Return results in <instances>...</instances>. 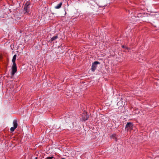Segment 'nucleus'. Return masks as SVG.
<instances>
[{
    "mask_svg": "<svg viewBox=\"0 0 159 159\" xmlns=\"http://www.w3.org/2000/svg\"><path fill=\"white\" fill-rule=\"evenodd\" d=\"M30 2H27L25 4L24 7V13H28L30 11V7L29 6L30 4Z\"/></svg>",
    "mask_w": 159,
    "mask_h": 159,
    "instance_id": "1",
    "label": "nucleus"
},
{
    "mask_svg": "<svg viewBox=\"0 0 159 159\" xmlns=\"http://www.w3.org/2000/svg\"><path fill=\"white\" fill-rule=\"evenodd\" d=\"M13 126L11 127L10 128V131L13 132L17 128L18 126V123L17 120H14L13 121Z\"/></svg>",
    "mask_w": 159,
    "mask_h": 159,
    "instance_id": "2",
    "label": "nucleus"
},
{
    "mask_svg": "<svg viewBox=\"0 0 159 159\" xmlns=\"http://www.w3.org/2000/svg\"><path fill=\"white\" fill-rule=\"evenodd\" d=\"M133 125L131 122L128 123L126 125L125 129L127 131L131 130L133 129Z\"/></svg>",
    "mask_w": 159,
    "mask_h": 159,
    "instance_id": "3",
    "label": "nucleus"
},
{
    "mask_svg": "<svg viewBox=\"0 0 159 159\" xmlns=\"http://www.w3.org/2000/svg\"><path fill=\"white\" fill-rule=\"evenodd\" d=\"M100 62L98 61H94V62L93 63L91 68L92 70L94 72L96 69L97 67V65L98 64H100Z\"/></svg>",
    "mask_w": 159,
    "mask_h": 159,
    "instance_id": "4",
    "label": "nucleus"
},
{
    "mask_svg": "<svg viewBox=\"0 0 159 159\" xmlns=\"http://www.w3.org/2000/svg\"><path fill=\"white\" fill-rule=\"evenodd\" d=\"M17 71V67L16 64H13L12 67L11 75H13Z\"/></svg>",
    "mask_w": 159,
    "mask_h": 159,
    "instance_id": "5",
    "label": "nucleus"
},
{
    "mask_svg": "<svg viewBox=\"0 0 159 159\" xmlns=\"http://www.w3.org/2000/svg\"><path fill=\"white\" fill-rule=\"evenodd\" d=\"M82 118L80 119H88L89 118L88 115L87 114V112H84L81 115Z\"/></svg>",
    "mask_w": 159,
    "mask_h": 159,
    "instance_id": "6",
    "label": "nucleus"
},
{
    "mask_svg": "<svg viewBox=\"0 0 159 159\" xmlns=\"http://www.w3.org/2000/svg\"><path fill=\"white\" fill-rule=\"evenodd\" d=\"M58 38V36L57 35H56L55 36H54L52 37L50 39V41L52 42L53 41L56 40Z\"/></svg>",
    "mask_w": 159,
    "mask_h": 159,
    "instance_id": "7",
    "label": "nucleus"
},
{
    "mask_svg": "<svg viewBox=\"0 0 159 159\" xmlns=\"http://www.w3.org/2000/svg\"><path fill=\"white\" fill-rule=\"evenodd\" d=\"M62 2H61L58 4L57 6L55 7L54 8L56 9H58L60 8L62 5Z\"/></svg>",
    "mask_w": 159,
    "mask_h": 159,
    "instance_id": "8",
    "label": "nucleus"
},
{
    "mask_svg": "<svg viewBox=\"0 0 159 159\" xmlns=\"http://www.w3.org/2000/svg\"><path fill=\"white\" fill-rule=\"evenodd\" d=\"M16 55L15 54L14 55V56L13 57V58H12V61L13 62V64H16V63H15V61H16Z\"/></svg>",
    "mask_w": 159,
    "mask_h": 159,
    "instance_id": "9",
    "label": "nucleus"
},
{
    "mask_svg": "<svg viewBox=\"0 0 159 159\" xmlns=\"http://www.w3.org/2000/svg\"><path fill=\"white\" fill-rule=\"evenodd\" d=\"M116 134H113L111 136V138H114L116 137Z\"/></svg>",
    "mask_w": 159,
    "mask_h": 159,
    "instance_id": "10",
    "label": "nucleus"
},
{
    "mask_svg": "<svg viewBox=\"0 0 159 159\" xmlns=\"http://www.w3.org/2000/svg\"><path fill=\"white\" fill-rule=\"evenodd\" d=\"M122 48H125L126 49L128 50L129 49V48L126 47H125L124 45H122Z\"/></svg>",
    "mask_w": 159,
    "mask_h": 159,
    "instance_id": "11",
    "label": "nucleus"
},
{
    "mask_svg": "<svg viewBox=\"0 0 159 159\" xmlns=\"http://www.w3.org/2000/svg\"><path fill=\"white\" fill-rule=\"evenodd\" d=\"M53 158V157H48L47 158V159H52Z\"/></svg>",
    "mask_w": 159,
    "mask_h": 159,
    "instance_id": "12",
    "label": "nucleus"
},
{
    "mask_svg": "<svg viewBox=\"0 0 159 159\" xmlns=\"http://www.w3.org/2000/svg\"><path fill=\"white\" fill-rule=\"evenodd\" d=\"M65 119H66L68 118H70V117H68V116L67 115H66V116H65Z\"/></svg>",
    "mask_w": 159,
    "mask_h": 159,
    "instance_id": "13",
    "label": "nucleus"
},
{
    "mask_svg": "<svg viewBox=\"0 0 159 159\" xmlns=\"http://www.w3.org/2000/svg\"><path fill=\"white\" fill-rule=\"evenodd\" d=\"M34 159H37V157H35Z\"/></svg>",
    "mask_w": 159,
    "mask_h": 159,
    "instance_id": "14",
    "label": "nucleus"
}]
</instances>
